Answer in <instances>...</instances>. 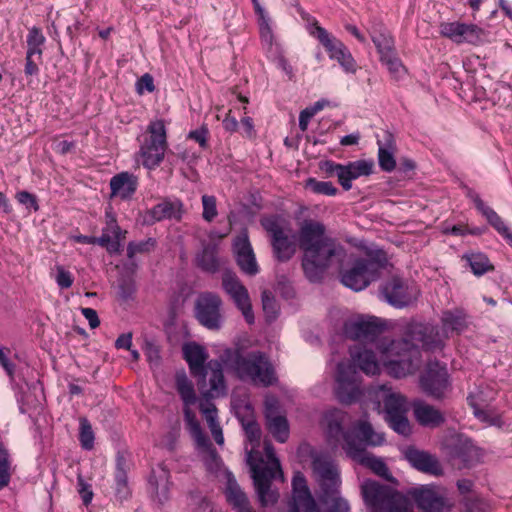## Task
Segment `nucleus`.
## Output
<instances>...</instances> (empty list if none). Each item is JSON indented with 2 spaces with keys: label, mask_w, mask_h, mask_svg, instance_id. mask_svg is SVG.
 Returning <instances> with one entry per match:
<instances>
[{
  "label": "nucleus",
  "mask_w": 512,
  "mask_h": 512,
  "mask_svg": "<svg viewBox=\"0 0 512 512\" xmlns=\"http://www.w3.org/2000/svg\"><path fill=\"white\" fill-rule=\"evenodd\" d=\"M223 364L235 371L241 380H251L267 387L276 381L274 369L266 355L260 351L243 356L238 350L225 349L219 360L207 363V376L210 389L205 393L208 398L224 395L226 384L223 374Z\"/></svg>",
  "instance_id": "1"
},
{
  "label": "nucleus",
  "mask_w": 512,
  "mask_h": 512,
  "mask_svg": "<svg viewBox=\"0 0 512 512\" xmlns=\"http://www.w3.org/2000/svg\"><path fill=\"white\" fill-rule=\"evenodd\" d=\"M325 225L316 220L305 219L300 225L299 246L303 250L302 267L310 282L318 283L325 271L346 256L344 246L325 235Z\"/></svg>",
  "instance_id": "2"
},
{
  "label": "nucleus",
  "mask_w": 512,
  "mask_h": 512,
  "mask_svg": "<svg viewBox=\"0 0 512 512\" xmlns=\"http://www.w3.org/2000/svg\"><path fill=\"white\" fill-rule=\"evenodd\" d=\"M384 440L383 434L375 432L369 422L362 421L345 434L344 450L349 457L371 469L376 475L390 480L391 475L385 462L366 451L367 446H379Z\"/></svg>",
  "instance_id": "3"
},
{
  "label": "nucleus",
  "mask_w": 512,
  "mask_h": 512,
  "mask_svg": "<svg viewBox=\"0 0 512 512\" xmlns=\"http://www.w3.org/2000/svg\"><path fill=\"white\" fill-rule=\"evenodd\" d=\"M387 264V254L382 249H369L365 257L351 255L347 266L339 270L340 281L353 291H362L380 277Z\"/></svg>",
  "instance_id": "4"
},
{
  "label": "nucleus",
  "mask_w": 512,
  "mask_h": 512,
  "mask_svg": "<svg viewBox=\"0 0 512 512\" xmlns=\"http://www.w3.org/2000/svg\"><path fill=\"white\" fill-rule=\"evenodd\" d=\"M265 452L271 465L254 464L251 465L252 479L258 501L262 507L272 506L279 499V492L272 489V481L275 479L283 480V471L280 461L275 456L274 449L270 444L265 445Z\"/></svg>",
  "instance_id": "5"
},
{
  "label": "nucleus",
  "mask_w": 512,
  "mask_h": 512,
  "mask_svg": "<svg viewBox=\"0 0 512 512\" xmlns=\"http://www.w3.org/2000/svg\"><path fill=\"white\" fill-rule=\"evenodd\" d=\"M361 494L369 512H411L405 496L377 481H364Z\"/></svg>",
  "instance_id": "6"
},
{
  "label": "nucleus",
  "mask_w": 512,
  "mask_h": 512,
  "mask_svg": "<svg viewBox=\"0 0 512 512\" xmlns=\"http://www.w3.org/2000/svg\"><path fill=\"white\" fill-rule=\"evenodd\" d=\"M301 18L308 23V31L315 37L329 54L330 59L336 60L347 73H355L357 70L356 61L347 46L339 39L332 36L325 28L318 24V21L310 14L298 9Z\"/></svg>",
  "instance_id": "7"
},
{
  "label": "nucleus",
  "mask_w": 512,
  "mask_h": 512,
  "mask_svg": "<svg viewBox=\"0 0 512 512\" xmlns=\"http://www.w3.org/2000/svg\"><path fill=\"white\" fill-rule=\"evenodd\" d=\"M260 223L271 238L274 257L280 262L289 261L296 253L295 236L289 223L279 215L263 217Z\"/></svg>",
  "instance_id": "8"
},
{
  "label": "nucleus",
  "mask_w": 512,
  "mask_h": 512,
  "mask_svg": "<svg viewBox=\"0 0 512 512\" xmlns=\"http://www.w3.org/2000/svg\"><path fill=\"white\" fill-rule=\"evenodd\" d=\"M149 136L140 145L139 154L142 165L153 170L157 168L164 159L168 147L165 123L162 119L151 121L147 127Z\"/></svg>",
  "instance_id": "9"
},
{
  "label": "nucleus",
  "mask_w": 512,
  "mask_h": 512,
  "mask_svg": "<svg viewBox=\"0 0 512 512\" xmlns=\"http://www.w3.org/2000/svg\"><path fill=\"white\" fill-rule=\"evenodd\" d=\"M384 419L396 433L408 436L411 427L407 418V402L400 393L393 392L387 385H381Z\"/></svg>",
  "instance_id": "10"
},
{
  "label": "nucleus",
  "mask_w": 512,
  "mask_h": 512,
  "mask_svg": "<svg viewBox=\"0 0 512 512\" xmlns=\"http://www.w3.org/2000/svg\"><path fill=\"white\" fill-rule=\"evenodd\" d=\"M358 371L350 362H339L335 376V395L342 404L357 402L361 395V380Z\"/></svg>",
  "instance_id": "11"
},
{
  "label": "nucleus",
  "mask_w": 512,
  "mask_h": 512,
  "mask_svg": "<svg viewBox=\"0 0 512 512\" xmlns=\"http://www.w3.org/2000/svg\"><path fill=\"white\" fill-rule=\"evenodd\" d=\"M443 331L438 326L428 323H415L407 328L403 341H409L410 347L419 353V348L426 351L441 350L445 345Z\"/></svg>",
  "instance_id": "12"
},
{
  "label": "nucleus",
  "mask_w": 512,
  "mask_h": 512,
  "mask_svg": "<svg viewBox=\"0 0 512 512\" xmlns=\"http://www.w3.org/2000/svg\"><path fill=\"white\" fill-rule=\"evenodd\" d=\"M222 300L213 292L199 294L195 301V317L198 322L209 330H219L222 326Z\"/></svg>",
  "instance_id": "13"
},
{
  "label": "nucleus",
  "mask_w": 512,
  "mask_h": 512,
  "mask_svg": "<svg viewBox=\"0 0 512 512\" xmlns=\"http://www.w3.org/2000/svg\"><path fill=\"white\" fill-rule=\"evenodd\" d=\"M389 351L395 356L384 364L390 376L402 378L413 371L414 359L418 357V352L410 347L409 341H393Z\"/></svg>",
  "instance_id": "14"
},
{
  "label": "nucleus",
  "mask_w": 512,
  "mask_h": 512,
  "mask_svg": "<svg viewBox=\"0 0 512 512\" xmlns=\"http://www.w3.org/2000/svg\"><path fill=\"white\" fill-rule=\"evenodd\" d=\"M312 470L318 484V494L339 490L341 477L337 465L327 456L316 454L312 459Z\"/></svg>",
  "instance_id": "15"
},
{
  "label": "nucleus",
  "mask_w": 512,
  "mask_h": 512,
  "mask_svg": "<svg viewBox=\"0 0 512 512\" xmlns=\"http://www.w3.org/2000/svg\"><path fill=\"white\" fill-rule=\"evenodd\" d=\"M419 382L423 392L437 400L442 399L450 387L448 370L439 361L427 365Z\"/></svg>",
  "instance_id": "16"
},
{
  "label": "nucleus",
  "mask_w": 512,
  "mask_h": 512,
  "mask_svg": "<svg viewBox=\"0 0 512 512\" xmlns=\"http://www.w3.org/2000/svg\"><path fill=\"white\" fill-rule=\"evenodd\" d=\"M408 496L423 512H450L452 508V504L432 485L411 488Z\"/></svg>",
  "instance_id": "17"
},
{
  "label": "nucleus",
  "mask_w": 512,
  "mask_h": 512,
  "mask_svg": "<svg viewBox=\"0 0 512 512\" xmlns=\"http://www.w3.org/2000/svg\"><path fill=\"white\" fill-rule=\"evenodd\" d=\"M183 213V203L179 199L164 198L160 203L145 211L142 223L151 226L164 220L179 221Z\"/></svg>",
  "instance_id": "18"
},
{
  "label": "nucleus",
  "mask_w": 512,
  "mask_h": 512,
  "mask_svg": "<svg viewBox=\"0 0 512 512\" xmlns=\"http://www.w3.org/2000/svg\"><path fill=\"white\" fill-rule=\"evenodd\" d=\"M440 34L456 44H476L480 41L482 29L472 23L459 21L440 24Z\"/></svg>",
  "instance_id": "19"
},
{
  "label": "nucleus",
  "mask_w": 512,
  "mask_h": 512,
  "mask_svg": "<svg viewBox=\"0 0 512 512\" xmlns=\"http://www.w3.org/2000/svg\"><path fill=\"white\" fill-rule=\"evenodd\" d=\"M292 491L289 512H311L315 508V500L307 486L306 478L299 471L293 475Z\"/></svg>",
  "instance_id": "20"
},
{
  "label": "nucleus",
  "mask_w": 512,
  "mask_h": 512,
  "mask_svg": "<svg viewBox=\"0 0 512 512\" xmlns=\"http://www.w3.org/2000/svg\"><path fill=\"white\" fill-rule=\"evenodd\" d=\"M233 247L235 260L240 270L248 276L258 274L259 266L246 232L241 233L235 238Z\"/></svg>",
  "instance_id": "21"
},
{
  "label": "nucleus",
  "mask_w": 512,
  "mask_h": 512,
  "mask_svg": "<svg viewBox=\"0 0 512 512\" xmlns=\"http://www.w3.org/2000/svg\"><path fill=\"white\" fill-rule=\"evenodd\" d=\"M384 324L377 317H369L367 320L347 321L343 325L344 335L352 340L374 339L383 330Z\"/></svg>",
  "instance_id": "22"
},
{
  "label": "nucleus",
  "mask_w": 512,
  "mask_h": 512,
  "mask_svg": "<svg viewBox=\"0 0 512 512\" xmlns=\"http://www.w3.org/2000/svg\"><path fill=\"white\" fill-rule=\"evenodd\" d=\"M183 357L188 363L191 374L198 378V383H205L207 376V364L206 360L208 354L204 347L201 345L190 342L183 346Z\"/></svg>",
  "instance_id": "23"
},
{
  "label": "nucleus",
  "mask_w": 512,
  "mask_h": 512,
  "mask_svg": "<svg viewBox=\"0 0 512 512\" xmlns=\"http://www.w3.org/2000/svg\"><path fill=\"white\" fill-rule=\"evenodd\" d=\"M380 295L383 300L395 308H403L411 303L408 287L399 277H393L380 287Z\"/></svg>",
  "instance_id": "24"
},
{
  "label": "nucleus",
  "mask_w": 512,
  "mask_h": 512,
  "mask_svg": "<svg viewBox=\"0 0 512 512\" xmlns=\"http://www.w3.org/2000/svg\"><path fill=\"white\" fill-rule=\"evenodd\" d=\"M405 458L418 471L433 476L443 475V468L437 457L426 451L410 447L405 452Z\"/></svg>",
  "instance_id": "25"
},
{
  "label": "nucleus",
  "mask_w": 512,
  "mask_h": 512,
  "mask_svg": "<svg viewBox=\"0 0 512 512\" xmlns=\"http://www.w3.org/2000/svg\"><path fill=\"white\" fill-rule=\"evenodd\" d=\"M374 161L372 159H359L348 162L340 168L339 184L345 191L352 188V181L373 173Z\"/></svg>",
  "instance_id": "26"
},
{
  "label": "nucleus",
  "mask_w": 512,
  "mask_h": 512,
  "mask_svg": "<svg viewBox=\"0 0 512 512\" xmlns=\"http://www.w3.org/2000/svg\"><path fill=\"white\" fill-rule=\"evenodd\" d=\"M441 330L448 339L450 334H461L469 326V315L463 308L444 310L440 318Z\"/></svg>",
  "instance_id": "27"
},
{
  "label": "nucleus",
  "mask_w": 512,
  "mask_h": 512,
  "mask_svg": "<svg viewBox=\"0 0 512 512\" xmlns=\"http://www.w3.org/2000/svg\"><path fill=\"white\" fill-rule=\"evenodd\" d=\"M138 177L124 171L110 179L111 197H118L123 201L131 200L138 189Z\"/></svg>",
  "instance_id": "28"
},
{
  "label": "nucleus",
  "mask_w": 512,
  "mask_h": 512,
  "mask_svg": "<svg viewBox=\"0 0 512 512\" xmlns=\"http://www.w3.org/2000/svg\"><path fill=\"white\" fill-rule=\"evenodd\" d=\"M226 498L236 512H250V503L247 495L238 485L232 472L226 470Z\"/></svg>",
  "instance_id": "29"
},
{
  "label": "nucleus",
  "mask_w": 512,
  "mask_h": 512,
  "mask_svg": "<svg viewBox=\"0 0 512 512\" xmlns=\"http://www.w3.org/2000/svg\"><path fill=\"white\" fill-rule=\"evenodd\" d=\"M352 358L351 365L358 367L367 375H376L380 371V365L377 361L376 354L372 350L356 347L350 351Z\"/></svg>",
  "instance_id": "30"
},
{
  "label": "nucleus",
  "mask_w": 512,
  "mask_h": 512,
  "mask_svg": "<svg viewBox=\"0 0 512 512\" xmlns=\"http://www.w3.org/2000/svg\"><path fill=\"white\" fill-rule=\"evenodd\" d=\"M414 416L418 423L426 427H438L444 423L443 414L435 407L426 404L423 401L413 403Z\"/></svg>",
  "instance_id": "31"
},
{
  "label": "nucleus",
  "mask_w": 512,
  "mask_h": 512,
  "mask_svg": "<svg viewBox=\"0 0 512 512\" xmlns=\"http://www.w3.org/2000/svg\"><path fill=\"white\" fill-rule=\"evenodd\" d=\"M318 501L324 511H320L315 503V508L311 512H350V504L341 496L340 489L327 494H318Z\"/></svg>",
  "instance_id": "32"
},
{
  "label": "nucleus",
  "mask_w": 512,
  "mask_h": 512,
  "mask_svg": "<svg viewBox=\"0 0 512 512\" xmlns=\"http://www.w3.org/2000/svg\"><path fill=\"white\" fill-rule=\"evenodd\" d=\"M218 247L215 244H207L196 256L197 266L205 272L216 273L219 270Z\"/></svg>",
  "instance_id": "33"
},
{
  "label": "nucleus",
  "mask_w": 512,
  "mask_h": 512,
  "mask_svg": "<svg viewBox=\"0 0 512 512\" xmlns=\"http://www.w3.org/2000/svg\"><path fill=\"white\" fill-rule=\"evenodd\" d=\"M175 385L184 406H192L197 401L194 385L187 377L184 370L177 371L175 374Z\"/></svg>",
  "instance_id": "34"
},
{
  "label": "nucleus",
  "mask_w": 512,
  "mask_h": 512,
  "mask_svg": "<svg viewBox=\"0 0 512 512\" xmlns=\"http://www.w3.org/2000/svg\"><path fill=\"white\" fill-rule=\"evenodd\" d=\"M235 306L241 311L245 321L252 325L255 322V317L252 309V304L247 288L244 286L239 291H236L230 296Z\"/></svg>",
  "instance_id": "35"
},
{
  "label": "nucleus",
  "mask_w": 512,
  "mask_h": 512,
  "mask_svg": "<svg viewBox=\"0 0 512 512\" xmlns=\"http://www.w3.org/2000/svg\"><path fill=\"white\" fill-rule=\"evenodd\" d=\"M268 431L272 434L276 441L285 443L290 434V428L287 418L284 415H279L266 420Z\"/></svg>",
  "instance_id": "36"
},
{
  "label": "nucleus",
  "mask_w": 512,
  "mask_h": 512,
  "mask_svg": "<svg viewBox=\"0 0 512 512\" xmlns=\"http://www.w3.org/2000/svg\"><path fill=\"white\" fill-rule=\"evenodd\" d=\"M203 450V462L206 470L213 475H218L223 467V461L212 443L208 439L207 445H197Z\"/></svg>",
  "instance_id": "37"
},
{
  "label": "nucleus",
  "mask_w": 512,
  "mask_h": 512,
  "mask_svg": "<svg viewBox=\"0 0 512 512\" xmlns=\"http://www.w3.org/2000/svg\"><path fill=\"white\" fill-rule=\"evenodd\" d=\"M183 413L187 428L195 440L196 445H207L208 437L203 432L201 425L190 406H184Z\"/></svg>",
  "instance_id": "38"
},
{
  "label": "nucleus",
  "mask_w": 512,
  "mask_h": 512,
  "mask_svg": "<svg viewBox=\"0 0 512 512\" xmlns=\"http://www.w3.org/2000/svg\"><path fill=\"white\" fill-rule=\"evenodd\" d=\"M487 220V222L507 241L508 245L512 247V233L503 219L491 207L486 206L480 212Z\"/></svg>",
  "instance_id": "39"
},
{
  "label": "nucleus",
  "mask_w": 512,
  "mask_h": 512,
  "mask_svg": "<svg viewBox=\"0 0 512 512\" xmlns=\"http://www.w3.org/2000/svg\"><path fill=\"white\" fill-rule=\"evenodd\" d=\"M487 220V222L507 241L508 245L512 247V233L503 219L491 207L486 206L480 212Z\"/></svg>",
  "instance_id": "40"
},
{
  "label": "nucleus",
  "mask_w": 512,
  "mask_h": 512,
  "mask_svg": "<svg viewBox=\"0 0 512 512\" xmlns=\"http://www.w3.org/2000/svg\"><path fill=\"white\" fill-rule=\"evenodd\" d=\"M472 272L476 276H482L488 271L493 270V265L488 257L483 253H471L465 256Z\"/></svg>",
  "instance_id": "41"
},
{
  "label": "nucleus",
  "mask_w": 512,
  "mask_h": 512,
  "mask_svg": "<svg viewBox=\"0 0 512 512\" xmlns=\"http://www.w3.org/2000/svg\"><path fill=\"white\" fill-rule=\"evenodd\" d=\"M469 405L473 408L474 416L483 423L489 426H500L502 421L499 416L492 412L482 409L474 400L473 396L467 398Z\"/></svg>",
  "instance_id": "42"
},
{
  "label": "nucleus",
  "mask_w": 512,
  "mask_h": 512,
  "mask_svg": "<svg viewBox=\"0 0 512 512\" xmlns=\"http://www.w3.org/2000/svg\"><path fill=\"white\" fill-rule=\"evenodd\" d=\"M11 459L5 445L0 440V490L6 487L11 479Z\"/></svg>",
  "instance_id": "43"
},
{
  "label": "nucleus",
  "mask_w": 512,
  "mask_h": 512,
  "mask_svg": "<svg viewBox=\"0 0 512 512\" xmlns=\"http://www.w3.org/2000/svg\"><path fill=\"white\" fill-rule=\"evenodd\" d=\"M380 61L396 79L400 78L405 73V68L395 51L380 57Z\"/></svg>",
  "instance_id": "44"
},
{
  "label": "nucleus",
  "mask_w": 512,
  "mask_h": 512,
  "mask_svg": "<svg viewBox=\"0 0 512 512\" xmlns=\"http://www.w3.org/2000/svg\"><path fill=\"white\" fill-rule=\"evenodd\" d=\"M144 354L150 364L159 365L161 361V347L153 337H146L143 345Z\"/></svg>",
  "instance_id": "45"
},
{
  "label": "nucleus",
  "mask_w": 512,
  "mask_h": 512,
  "mask_svg": "<svg viewBox=\"0 0 512 512\" xmlns=\"http://www.w3.org/2000/svg\"><path fill=\"white\" fill-rule=\"evenodd\" d=\"M306 187L313 193L327 196H334L337 194L338 189L329 181H318L315 178H308Z\"/></svg>",
  "instance_id": "46"
},
{
  "label": "nucleus",
  "mask_w": 512,
  "mask_h": 512,
  "mask_svg": "<svg viewBox=\"0 0 512 512\" xmlns=\"http://www.w3.org/2000/svg\"><path fill=\"white\" fill-rule=\"evenodd\" d=\"M94 432L90 422L86 418H80L79 441L85 450H91L94 447Z\"/></svg>",
  "instance_id": "47"
},
{
  "label": "nucleus",
  "mask_w": 512,
  "mask_h": 512,
  "mask_svg": "<svg viewBox=\"0 0 512 512\" xmlns=\"http://www.w3.org/2000/svg\"><path fill=\"white\" fill-rule=\"evenodd\" d=\"M243 287L244 285L234 272L230 270L223 272L222 288L229 296L234 294L236 291H239Z\"/></svg>",
  "instance_id": "48"
},
{
  "label": "nucleus",
  "mask_w": 512,
  "mask_h": 512,
  "mask_svg": "<svg viewBox=\"0 0 512 512\" xmlns=\"http://www.w3.org/2000/svg\"><path fill=\"white\" fill-rule=\"evenodd\" d=\"M372 41L376 46L380 57L395 51L393 38L387 33H380L372 36Z\"/></svg>",
  "instance_id": "49"
},
{
  "label": "nucleus",
  "mask_w": 512,
  "mask_h": 512,
  "mask_svg": "<svg viewBox=\"0 0 512 512\" xmlns=\"http://www.w3.org/2000/svg\"><path fill=\"white\" fill-rule=\"evenodd\" d=\"M156 246L154 238H147L139 242H129L127 245V256L133 258L138 253H148Z\"/></svg>",
  "instance_id": "50"
},
{
  "label": "nucleus",
  "mask_w": 512,
  "mask_h": 512,
  "mask_svg": "<svg viewBox=\"0 0 512 512\" xmlns=\"http://www.w3.org/2000/svg\"><path fill=\"white\" fill-rule=\"evenodd\" d=\"M203 212L202 217L207 222H212L218 215L216 198L213 195H203L202 198Z\"/></svg>",
  "instance_id": "51"
},
{
  "label": "nucleus",
  "mask_w": 512,
  "mask_h": 512,
  "mask_svg": "<svg viewBox=\"0 0 512 512\" xmlns=\"http://www.w3.org/2000/svg\"><path fill=\"white\" fill-rule=\"evenodd\" d=\"M362 421L363 420L357 421L356 423H354V425L349 430L344 431L342 425L340 424V422H338L337 420H331L328 423V429H327L328 437L329 438H333L336 441H339L340 438H342L343 439L342 447L344 448V446H345V434L350 432V431H352Z\"/></svg>",
  "instance_id": "52"
},
{
  "label": "nucleus",
  "mask_w": 512,
  "mask_h": 512,
  "mask_svg": "<svg viewBox=\"0 0 512 512\" xmlns=\"http://www.w3.org/2000/svg\"><path fill=\"white\" fill-rule=\"evenodd\" d=\"M379 167L384 172H392L396 167L394 153L389 149H378Z\"/></svg>",
  "instance_id": "53"
},
{
  "label": "nucleus",
  "mask_w": 512,
  "mask_h": 512,
  "mask_svg": "<svg viewBox=\"0 0 512 512\" xmlns=\"http://www.w3.org/2000/svg\"><path fill=\"white\" fill-rule=\"evenodd\" d=\"M261 300L264 312L268 317L275 319L278 312L277 302L272 294V292L268 290H264L261 293Z\"/></svg>",
  "instance_id": "54"
},
{
  "label": "nucleus",
  "mask_w": 512,
  "mask_h": 512,
  "mask_svg": "<svg viewBox=\"0 0 512 512\" xmlns=\"http://www.w3.org/2000/svg\"><path fill=\"white\" fill-rule=\"evenodd\" d=\"M55 281L61 289H68L73 285L74 277L68 270L64 269L63 266L56 267Z\"/></svg>",
  "instance_id": "55"
},
{
  "label": "nucleus",
  "mask_w": 512,
  "mask_h": 512,
  "mask_svg": "<svg viewBox=\"0 0 512 512\" xmlns=\"http://www.w3.org/2000/svg\"><path fill=\"white\" fill-rule=\"evenodd\" d=\"M200 411L204 415L208 426L218 423L217 422V409L213 403H211L208 399L200 402L199 405Z\"/></svg>",
  "instance_id": "56"
},
{
  "label": "nucleus",
  "mask_w": 512,
  "mask_h": 512,
  "mask_svg": "<svg viewBox=\"0 0 512 512\" xmlns=\"http://www.w3.org/2000/svg\"><path fill=\"white\" fill-rule=\"evenodd\" d=\"M258 17V24L260 29V35L263 40L266 42L271 43L273 34L272 29L270 26V17L268 13H265L263 15L257 16Z\"/></svg>",
  "instance_id": "57"
},
{
  "label": "nucleus",
  "mask_w": 512,
  "mask_h": 512,
  "mask_svg": "<svg viewBox=\"0 0 512 512\" xmlns=\"http://www.w3.org/2000/svg\"><path fill=\"white\" fill-rule=\"evenodd\" d=\"M116 493L120 498H126L129 494L127 472H115Z\"/></svg>",
  "instance_id": "58"
},
{
  "label": "nucleus",
  "mask_w": 512,
  "mask_h": 512,
  "mask_svg": "<svg viewBox=\"0 0 512 512\" xmlns=\"http://www.w3.org/2000/svg\"><path fill=\"white\" fill-rule=\"evenodd\" d=\"M18 202L26 207V209L38 211L39 205L34 194L27 191H20L16 194Z\"/></svg>",
  "instance_id": "59"
},
{
  "label": "nucleus",
  "mask_w": 512,
  "mask_h": 512,
  "mask_svg": "<svg viewBox=\"0 0 512 512\" xmlns=\"http://www.w3.org/2000/svg\"><path fill=\"white\" fill-rule=\"evenodd\" d=\"M459 187L464 191L465 196L474 203L476 209L479 212H481L487 206L479 194L470 188L466 183L460 182Z\"/></svg>",
  "instance_id": "60"
},
{
  "label": "nucleus",
  "mask_w": 512,
  "mask_h": 512,
  "mask_svg": "<svg viewBox=\"0 0 512 512\" xmlns=\"http://www.w3.org/2000/svg\"><path fill=\"white\" fill-rule=\"evenodd\" d=\"M208 135V128L206 126H202L199 129L190 131L188 138L196 141L201 148L206 149L208 147Z\"/></svg>",
  "instance_id": "61"
},
{
  "label": "nucleus",
  "mask_w": 512,
  "mask_h": 512,
  "mask_svg": "<svg viewBox=\"0 0 512 512\" xmlns=\"http://www.w3.org/2000/svg\"><path fill=\"white\" fill-rule=\"evenodd\" d=\"M77 480L78 493L82 498L83 504L88 506L93 499V491L91 489V485L86 483L82 476H78Z\"/></svg>",
  "instance_id": "62"
},
{
  "label": "nucleus",
  "mask_w": 512,
  "mask_h": 512,
  "mask_svg": "<svg viewBox=\"0 0 512 512\" xmlns=\"http://www.w3.org/2000/svg\"><path fill=\"white\" fill-rule=\"evenodd\" d=\"M155 90L154 79L149 73L142 75L136 82V91L143 94L145 91L152 93Z\"/></svg>",
  "instance_id": "63"
},
{
  "label": "nucleus",
  "mask_w": 512,
  "mask_h": 512,
  "mask_svg": "<svg viewBox=\"0 0 512 512\" xmlns=\"http://www.w3.org/2000/svg\"><path fill=\"white\" fill-rule=\"evenodd\" d=\"M46 38L42 33V30L36 26L29 29L26 42L34 46H41L45 44Z\"/></svg>",
  "instance_id": "64"
}]
</instances>
